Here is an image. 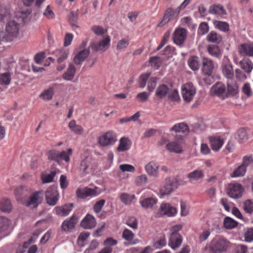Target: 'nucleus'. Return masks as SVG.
I'll list each match as a JSON object with an SVG mask.
<instances>
[{
    "label": "nucleus",
    "instance_id": "nucleus-9",
    "mask_svg": "<svg viewBox=\"0 0 253 253\" xmlns=\"http://www.w3.org/2000/svg\"><path fill=\"white\" fill-rule=\"evenodd\" d=\"M176 213L177 210L175 208L169 203H162L159 209L158 215L159 217L164 215L171 217L174 216Z\"/></svg>",
    "mask_w": 253,
    "mask_h": 253
},
{
    "label": "nucleus",
    "instance_id": "nucleus-8",
    "mask_svg": "<svg viewBox=\"0 0 253 253\" xmlns=\"http://www.w3.org/2000/svg\"><path fill=\"white\" fill-rule=\"evenodd\" d=\"M221 68L222 73L227 80L234 78V75L232 65L226 56H224L223 59Z\"/></svg>",
    "mask_w": 253,
    "mask_h": 253
},
{
    "label": "nucleus",
    "instance_id": "nucleus-53",
    "mask_svg": "<svg viewBox=\"0 0 253 253\" xmlns=\"http://www.w3.org/2000/svg\"><path fill=\"white\" fill-rule=\"evenodd\" d=\"M134 237V234L130 230L125 229L122 233V237L123 239L127 241H130L133 240Z\"/></svg>",
    "mask_w": 253,
    "mask_h": 253
},
{
    "label": "nucleus",
    "instance_id": "nucleus-33",
    "mask_svg": "<svg viewBox=\"0 0 253 253\" xmlns=\"http://www.w3.org/2000/svg\"><path fill=\"white\" fill-rule=\"evenodd\" d=\"M12 209V206L10 199L3 198L0 200V210L1 211L9 213L11 211Z\"/></svg>",
    "mask_w": 253,
    "mask_h": 253
},
{
    "label": "nucleus",
    "instance_id": "nucleus-36",
    "mask_svg": "<svg viewBox=\"0 0 253 253\" xmlns=\"http://www.w3.org/2000/svg\"><path fill=\"white\" fill-rule=\"evenodd\" d=\"M207 40L210 42L218 43H219L222 39V36L214 31H211L207 35Z\"/></svg>",
    "mask_w": 253,
    "mask_h": 253
},
{
    "label": "nucleus",
    "instance_id": "nucleus-28",
    "mask_svg": "<svg viewBox=\"0 0 253 253\" xmlns=\"http://www.w3.org/2000/svg\"><path fill=\"white\" fill-rule=\"evenodd\" d=\"M169 92V88L165 84H162L158 86L157 88L155 95L159 99H163L165 98Z\"/></svg>",
    "mask_w": 253,
    "mask_h": 253
},
{
    "label": "nucleus",
    "instance_id": "nucleus-6",
    "mask_svg": "<svg viewBox=\"0 0 253 253\" xmlns=\"http://www.w3.org/2000/svg\"><path fill=\"white\" fill-rule=\"evenodd\" d=\"M244 189L242 185L239 183L229 184L228 187V194L233 199L240 198L244 192Z\"/></svg>",
    "mask_w": 253,
    "mask_h": 253
},
{
    "label": "nucleus",
    "instance_id": "nucleus-42",
    "mask_svg": "<svg viewBox=\"0 0 253 253\" xmlns=\"http://www.w3.org/2000/svg\"><path fill=\"white\" fill-rule=\"evenodd\" d=\"M11 81V74L9 72H5L0 75V84L8 85Z\"/></svg>",
    "mask_w": 253,
    "mask_h": 253
},
{
    "label": "nucleus",
    "instance_id": "nucleus-16",
    "mask_svg": "<svg viewBox=\"0 0 253 253\" xmlns=\"http://www.w3.org/2000/svg\"><path fill=\"white\" fill-rule=\"evenodd\" d=\"M76 195L78 198L85 199L89 196L96 195V191L95 189L85 187L83 189L78 188L76 191Z\"/></svg>",
    "mask_w": 253,
    "mask_h": 253
},
{
    "label": "nucleus",
    "instance_id": "nucleus-15",
    "mask_svg": "<svg viewBox=\"0 0 253 253\" xmlns=\"http://www.w3.org/2000/svg\"><path fill=\"white\" fill-rule=\"evenodd\" d=\"M96 222L95 218L90 214H87L81 222V226L86 229H91L95 227Z\"/></svg>",
    "mask_w": 253,
    "mask_h": 253
},
{
    "label": "nucleus",
    "instance_id": "nucleus-34",
    "mask_svg": "<svg viewBox=\"0 0 253 253\" xmlns=\"http://www.w3.org/2000/svg\"><path fill=\"white\" fill-rule=\"evenodd\" d=\"M26 192L27 190L24 189V186H21L20 187L14 190V195L17 201L22 204L26 201L24 199V197L27 196L25 194V193Z\"/></svg>",
    "mask_w": 253,
    "mask_h": 253
},
{
    "label": "nucleus",
    "instance_id": "nucleus-20",
    "mask_svg": "<svg viewBox=\"0 0 253 253\" xmlns=\"http://www.w3.org/2000/svg\"><path fill=\"white\" fill-rule=\"evenodd\" d=\"M182 242L180 234H170L169 240V246L172 249L179 248Z\"/></svg>",
    "mask_w": 253,
    "mask_h": 253
},
{
    "label": "nucleus",
    "instance_id": "nucleus-19",
    "mask_svg": "<svg viewBox=\"0 0 253 253\" xmlns=\"http://www.w3.org/2000/svg\"><path fill=\"white\" fill-rule=\"evenodd\" d=\"M211 91L213 94L222 98H224L227 96L225 87L222 83L216 84L211 87Z\"/></svg>",
    "mask_w": 253,
    "mask_h": 253
},
{
    "label": "nucleus",
    "instance_id": "nucleus-48",
    "mask_svg": "<svg viewBox=\"0 0 253 253\" xmlns=\"http://www.w3.org/2000/svg\"><path fill=\"white\" fill-rule=\"evenodd\" d=\"M89 166V163L86 158L82 161L80 164V170L82 176H84L88 173L87 170Z\"/></svg>",
    "mask_w": 253,
    "mask_h": 253
},
{
    "label": "nucleus",
    "instance_id": "nucleus-12",
    "mask_svg": "<svg viewBox=\"0 0 253 253\" xmlns=\"http://www.w3.org/2000/svg\"><path fill=\"white\" fill-rule=\"evenodd\" d=\"M176 183L174 179L170 178H166L164 186L161 188L160 192L162 195L169 194L176 188Z\"/></svg>",
    "mask_w": 253,
    "mask_h": 253
},
{
    "label": "nucleus",
    "instance_id": "nucleus-29",
    "mask_svg": "<svg viewBox=\"0 0 253 253\" xmlns=\"http://www.w3.org/2000/svg\"><path fill=\"white\" fill-rule=\"evenodd\" d=\"M210 142L212 149L214 151H218L223 144V140L218 136L210 137Z\"/></svg>",
    "mask_w": 253,
    "mask_h": 253
},
{
    "label": "nucleus",
    "instance_id": "nucleus-26",
    "mask_svg": "<svg viewBox=\"0 0 253 253\" xmlns=\"http://www.w3.org/2000/svg\"><path fill=\"white\" fill-rule=\"evenodd\" d=\"M204 176V174L203 171L200 169H195L193 171L189 172L187 175V177L189 179V182L191 183L203 178Z\"/></svg>",
    "mask_w": 253,
    "mask_h": 253
},
{
    "label": "nucleus",
    "instance_id": "nucleus-55",
    "mask_svg": "<svg viewBox=\"0 0 253 253\" xmlns=\"http://www.w3.org/2000/svg\"><path fill=\"white\" fill-rule=\"evenodd\" d=\"M209 31V26L207 22H201L198 28L199 33L203 35H204L208 33Z\"/></svg>",
    "mask_w": 253,
    "mask_h": 253
},
{
    "label": "nucleus",
    "instance_id": "nucleus-56",
    "mask_svg": "<svg viewBox=\"0 0 253 253\" xmlns=\"http://www.w3.org/2000/svg\"><path fill=\"white\" fill-rule=\"evenodd\" d=\"M169 99L173 101H177L179 99V95L177 90L169 88V92L168 94Z\"/></svg>",
    "mask_w": 253,
    "mask_h": 253
},
{
    "label": "nucleus",
    "instance_id": "nucleus-61",
    "mask_svg": "<svg viewBox=\"0 0 253 253\" xmlns=\"http://www.w3.org/2000/svg\"><path fill=\"white\" fill-rule=\"evenodd\" d=\"M45 57V53L44 51H42L37 53L34 57L35 61L37 64L42 63L44 58Z\"/></svg>",
    "mask_w": 253,
    "mask_h": 253
},
{
    "label": "nucleus",
    "instance_id": "nucleus-54",
    "mask_svg": "<svg viewBox=\"0 0 253 253\" xmlns=\"http://www.w3.org/2000/svg\"><path fill=\"white\" fill-rule=\"evenodd\" d=\"M126 224L133 229H136L138 227L137 220L133 216L128 217L126 220Z\"/></svg>",
    "mask_w": 253,
    "mask_h": 253
},
{
    "label": "nucleus",
    "instance_id": "nucleus-7",
    "mask_svg": "<svg viewBox=\"0 0 253 253\" xmlns=\"http://www.w3.org/2000/svg\"><path fill=\"white\" fill-rule=\"evenodd\" d=\"M43 191H38L33 193L29 197V199L23 203V205L29 207L32 205H34L36 208L41 203L43 199Z\"/></svg>",
    "mask_w": 253,
    "mask_h": 253
},
{
    "label": "nucleus",
    "instance_id": "nucleus-27",
    "mask_svg": "<svg viewBox=\"0 0 253 253\" xmlns=\"http://www.w3.org/2000/svg\"><path fill=\"white\" fill-rule=\"evenodd\" d=\"M59 199V194L57 190V187L54 186L50 191L48 190V205H55Z\"/></svg>",
    "mask_w": 253,
    "mask_h": 253
},
{
    "label": "nucleus",
    "instance_id": "nucleus-31",
    "mask_svg": "<svg viewBox=\"0 0 253 253\" xmlns=\"http://www.w3.org/2000/svg\"><path fill=\"white\" fill-rule=\"evenodd\" d=\"M145 169L147 173L150 176H156L158 174L159 166L153 161L147 164Z\"/></svg>",
    "mask_w": 253,
    "mask_h": 253
},
{
    "label": "nucleus",
    "instance_id": "nucleus-40",
    "mask_svg": "<svg viewBox=\"0 0 253 253\" xmlns=\"http://www.w3.org/2000/svg\"><path fill=\"white\" fill-rule=\"evenodd\" d=\"M240 65L241 68L247 73H250L253 68V63L249 59L241 61Z\"/></svg>",
    "mask_w": 253,
    "mask_h": 253
},
{
    "label": "nucleus",
    "instance_id": "nucleus-4",
    "mask_svg": "<svg viewBox=\"0 0 253 253\" xmlns=\"http://www.w3.org/2000/svg\"><path fill=\"white\" fill-rule=\"evenodd\" d=\"M182 96L183 100L186 102H190L196 94V88L191 83L183 84L181 88Z\"/></svg>",
    "mask_w": 253,
    "mask_h": 253
},
{
    "label": "nucleus",
    "instance_id": "nucleus-21",
    "mask_svg": "<svg viewBox=\"0 0 253 253\" xmlns=\"http://www.w3.org/2000/svg\"><path fill=\"white\" fill-rule=\"evenodd\" d=\"M209 12L211 14L216 15L217 17L226 15L225 9L219 4L211 5L209 8Z\"/></svg>",
    "mask_w": 253,
    "mask_h": 253
},
{
    "label": "nucleus",
    "instance_id": "nucleus-2",
    "mask_svg": "<svg viewBox=\"0 0 253 253\" xmlns=\"http://www.w3.org/2000/svg\"><path fill=\"white\" fill-rule=\"evenodd\" d=\"M117 140L116 134L113 131L103 133L98 137V143L102 147L113 145Z\"/></svg>",
    "mask_w": 253,
    "mask_h": 253
},
{
    "label": "nucleus",
    "instance_id": "nucleus-35",
    "mask_svg": "<svg viewBox=\"0 0 253 253\" xmlns=\"http://www.w3.org/2000/svg\"><path fill=\"white\" fill-rule=\"evenodd\" d=\"M76 71L75 66L72 63L70 64L66 71L63 75V78L66 81H71L75 75Z\"/></svg>",
    "mask_w": 253,
    "mask_h": 253
},
{
    "label": "nucleus",
    "instance_id": "nucleus-3",
    "mask_svg": "<svg viewBox=\"0 0 253 253\" xmlns=\"http://www.w3.org/2000/svg\"><path fill=\"white\" fill-rule=\"evenodd\" d=\"M180 11L178 7L175 9L171 7L168 8L165 11L162 20L158 24L157 27H162L170 21L177 18Z\"/></svg>",
    "mask_w": 253,
    "mask_h": 253
},
{
    "label": "nucleus",
    "instance_id": "nucleus-41",
    "mask_svg": "<svg viewBox=\"0 0 253 253\" xmlns=\"http://www.w3.org/2000/svg\"><path fill=\"white\" fill-rule=\"evenodd\" d=\"M247 171V169H245L244 166L242 165L238 167L235 170L230 174L231 177H242L245 175Z\"/></svg>",
    "mask_w": 253,
    "mask_h": 253
},
{
    "label": "nucleus",
    "instance_id": "nucleus-24",
    "mask_svg": "<svg viewBox=\"0 0 253 253\" xmlns=\"http://www.w3.org/2000/svg\"><path fill=\"white\" fill-rule=\"evenodd\" d=\"M131 145V141L126 137H122L119 140V144L117 148L119 152H125L128 150Z\"/></svg>",
    "mask_w": 253,
    "mask_h": 253
},
{
    "label": "nucleus",
    "instance_id": "nucleus-58",
    "mask_svg": "<svg viewBox=\"0 0 253 253\" xmlns=\"http://www.w3.org/2000/svg\"><path fill=\"white\" fill-rule=\"evenodd\" d=\"M105 203V200L104 199H101L98 201H97L94 205L93 207V210L95 212L98 213H99L103 206Z\"/></svg>",
    "mask_w": 253,
    "mask_h": 253
},
{
    "label": "nucleus",
    "instance_id": "nucleus-63",
    "mask_svg": "<svg viewBox=\"0 0 253 253\" xmlns=\"http://www.w3.org/2000/svg\"><path fill=\"white\" fill-rule=\"evenodd\" d=\"M157 78L151 77L148 84V88L150 92H152L156 87Z\"/></svg>",
    "mask_w": 253,
    "mask_h": 253
},
{
    "label": "nucleus",
    "instance_id": "nucleus-43",
    "mask_svg": "<svg viewBox=\"0 0 253 253\" xmlns=\"http://www.w3.org/2000/svg\"><path fill=\"white\" fill-rule=\"evenodd\" d=\"M235 138L240 142H243L247 140L248 136L246 130L244 128L239 129L236 132Z\"/></svg>",
    "mask_w": 253,
    "mask_h": 253
},
{
    "label": "nucleus",
    "instance_id": "nucleus-17",
    "mask_svg": "<svg viewBox=\"0 0 253 253\" xmlns=\"http://www.w3.org/2000/svg\"><path fill=\"white\" fill-rule=\"evenodd\" d=\"M5 30L9 36L16 37L19 34V25L14 20L10 21L6 24Z\"/></svg>",
    "mask_w": 253,
    "mask_h": 253
},
{
    "label": "nucleus",
    "instance_id": "nucleus-51",
    "mask_svg": "<svg viewBox=\"0 0 253 253\" xmlns=\"http://www.w3.org/2000/svg\"><path fill=\"white\" fill-rule=\"evenodd\" d=\"M147 177L145 174L137 176L135 179V184L139 186L144 185L147 182Z\"/></svg>",
    "mask_w": 253,
    "mask_h": 253
},
{
    "label": "nucleus",
    "instance_id": "nucleus-60",
    "mask_svg": "<svg viewBox=\"0 0 253 253\" xmlns=\"http://www.w3.org/2000/svg\"><path fill=\"white\" fill-rule=\"evenodd\" d=\"M167 242L165 237H162L159 240L155 242L153 244V247L156 249H161L166 246Z\"/></svg>",
    "mask_w": 253,
    "mask_h": 253
},
{
    "label": "nucleus",
    "instance_id": "nucleus-18",
    "mask_svg": "<svg viewBox=\"0 0 253 253\" xmlns=\"http://www.w3.org/2000/svg\"><path fill=\"white\" fill-rule=\"evenodd\" d=\"M240 54L244 56H253V42L243 43L239 47Z\"/></svg>",
    "mask_w": 253,
    "mask_h": 253
},
{
    "label": "nucleus",
    "instance_id": "nucleus-10",
    "mask_svg": "<svg viewBox=\"0 0 253 253\" xmlns=\"http://www.w3.org/2000/svg\"><path fill=\"white\" fill-rule=\"evenodd\" d=\"M111 39L109 36H107L98 42H91L89 47L94 51H105L110 44Z\"/></svg>",
    "mask_w": 253,
    "mask_h": 253
},
{
    "label": "nucleus",
    "instance_id": "nucleus-5",
    "mask_svg": "<svg viewBox=\"0 0 253 253\" xmlns=\"http://www.w3.org/2000/svg\"><path fill=\"white\" fill-rule=\"evenodd\" d=\"M87 45V42L84 41L80 46V50L75 56L73 61L75 64L81 65L88 56L90 51L89 49H84Z\"/></svg>",
    "mask_w": 253,
    "mask_h": 253
},
{
    "label": "nucleus",
    "instance_id": "nucleus-50",
    "mask_svg": "<svg viewBox=\"0 0 253 253\" xmlns=\"http://www.w3.org/2000/svg\"><path fill=\"white\" fill-rule=\"evenodd\" d=\"M129 41L126 39H122L120 40L117 44L116 49L118 51H122L126 48L129 45Z\"/></svg>",
    "mask_w": 253,
    "mask_h": 253
},
{
    "label": "nucleus",
    "instance_id": "nucleus-45",
    "mask_svg": "<svg viewBox=\"0 0 253 253\" xmlns=\"http://www.w3.org/2000/svg\"><path fill=\"white\" fill-rule=\"evenodd\" d=\"M171 130L177 132L185 133L188 131V126L184 123H179L175 125Z\"/></svg>",
    "mask_w": 253,
    "mask_h": 253
},
{
    "label": "nucleus",
    "instance_id": "nucleus-52",
    "mask_svg": "<svg viewBox=\"0 0 253 253\" xmlns=\"http://www.w3.org/2000/svg\"><path fill=\"white\" fill-rule=\"evenodd\" d=\"M72 150L71 148L68 149V152L66 151H62L61 153H59V162L61 160H63L66 162L70 161V155H71Z\"/></svg>",
    "mask_w": 253,
    "mask_h": 253
},
{
    "label": "nucleus",
    "instance_id": "nucleus-30",
    "mask_svg": "<svg viewBox=\"0 0 253 253\" xmlns=\"http://www.w3.org/2000/svg\"><path fill=\"white\" fill-rule=\"evenodd\" d=\"M212 24L215 29L223 33H227L230 30L229 25L226 22L214 20L212 21Z\"/></svg>",
    "mask_w": 253,
    "mask_h": 253
},
{
    "label": "nucleus",
    "instance_id": "nucleus-23",
    "mask_svg": "<svg viewBox=\"0 0 253 253\" xmlns=\"http://www.w3.org/2000/svg\"><path fill=\"white\" fill-rule=\"evenodd\" d=\"M166 149L170 152L177 154L182 153L183 151L181 142L177 141L169 142L166 145Z\"/></svg>",
    "mask_w": 253,
    "mask_h": 253
},
{
    "label": "nucleus",
    "instance_id": "nucleus-1",
    "mask_svg": "<svg viewBox=\"0 0 253 253\" xmlns=\"http://www.w3.org/2000/svg\"><path fill=\"white\" fill-rule=\"evenodd\" d=\"M231 243L225 238L220 237L213 239L206 247L209 253H224L231 248Z\"/></svg>",
    "mask_w": 253,
    "mask_h": 253
},
{
    "label": "nucleus",
    "instance_id": "nucleus-11",
    "mask_svg": "<svg viewBox=\"0 0 253 253\" xmlns=\"http://www.w3.org/2000/svg\"><path fill=\"white\" fill-rule=\"evenodd\" d=\"M187 37V31L183 28L176 29L173 34L174 42L177 45L183 43Z\"/></svg>",
    "mask_w": 253,
    "mask_h": 253
},
{
    "label": "nucleus",
    "instance_id": "nucleus-62",
    "mask_svg": "<svg viewBox=\"0 0 253 253\" xmlns=\"http://www.w3.org/2000/svg\"><path fill=\"white\" fill-rule=\"evenodd\" d=\"M253 163V157L250 156H244L243 158L242 164H241L244 167L247 169V167Z\"/></svg>",
    "mask_w": 253,
    "mask_h": 253
},
{
    "label": "nucleus",
    "instance_id": "nucleus-13",
    "mask_svg": "<svg viewBox=\"0 0 253 253\" xmlns=\"http://www.w3.org/2000/svg\"><path fill=\"white\" fill-rule=\"evenodd\" d=\"M157 202V199L153 197L143 198L139 201V203L143 209L151 210L156 208Z\"/></svg>",
    "mask_w": 253,
    "mask_h": 253
},
{
    "label": "nucleus",
    "instance_id": "nucleus-57",
    "mask_svg": "<svg viewBox=\"0 0 253 253\" xmlns=\"http://www.w3.org/2000/svg\"><path fill=\"white\" fill-rule=\"evenodd\" d=\"M242 90L248 97H250L253 95V92L249 83L245 84L242 87Z\"/></svg>",
    "mask_w": 253,
    "mask_h": 253
},
{
    "label": "nucleus",
    "instance_id": "nucleus-44",
    "mask_svg": "<svg viewBox=\"0 0 253 253\" xmlns=\"http://www.w3.org/2000/svg\"><path fill=\"white\" fill-rule=\"evenodd\" d=\"M224 226L225 228L231 229L238 225V222L230 217H226L224 219Z\"/></svg>",
    "mask_w": 253,
    "mask_h": 253
},
{
    "label": "nucleus",
    "instance_id": "nucleus-25",
    "mask_svg": "<svg viewBox=\"0 0 253 253\" xmlns=\"http://www.w3.org/2000/svg\"><path fill=\"white\" fill-rule=\"evenodd\" d=\"M77 222V218L72 215L70 218L65 220L62 224V228L65 231H70L73 229Z\"/></svg>",
    "mask_w": 253,
    "mask_h": 253
},
{
    "label": "nucleus",
    "instance_id": "nucleus-38",
    "mask_svg": "<svg viewBox=\"0 0 253 253\" xmlns=\"http://www.w3.org/2000/svg\"><path fill=\"white\" fill-rule=\"evenodd\" d=\"M208 51L209 54L213 57L220 58L221 52L217 45L212 44L208 46Z\"/></svg>",
    "mask_w": 253,
    "mask_h": 253
},
{
    "label": "nucleus",
    "instance_id": "nucleus-32",
    "mask_svg": "<svg viewBox=\"0 0 253 253\" xmlns=\"http://www.w3.org/2000/svg\"><path fill=\"white\" fill-rule=\"evenodd\" d=\"M227 91L229 94L235 95L238 92V85L234 78L227 80Z\"/></svg>",
    "mask_w": 253,
    "mask_h": 253
},
{
    "label": "nucleus",
    "instance_id": "nucleus-22",
    "mask_svg": "<svg viewBox=\"0 0 253 253\" xmlns=\"http://www.w3.org/2000/svg\"><path fill=\"white\" fill-rule=\"evenodd\" d=\"M73 207V204H65L62 206L56 207L55 211L58 215L65 216L69 214L72 210Z\"/></svg>",
    "mask_w": 253,
    "mask_h": 253
},
{
    "label": "nucleus",
    "instance_id": "nucleus-46",
    "mask_svg": "<svg viewBox=\"0 0 253 253\" xmlns=\"http://www.w3.org/2000/svg\"><path fill=\"white\" fill-rule=\"evenodd\" d=\"M189 67L193 70H197L199 68L198 58L197 56L191 57L188 61Z\"/></svg>",
    "mask_w": 253,
    "mask_h": 253
},
{
    "label": "nucleus",
    "instance_id": "nucleus-49",
    "mask_svg": "<svg viewBox=\"0 0 253 253\" xmlns=\"http://www.w3.org/2000/svg\"><path fill=\"white\" fill-rule=\"evenodd\" d=\"M243 209L245 211L249 214L253 212V202L251 200H247L243 203Z\"/></svg>",
    "mask_w": 253,
    "mask_h": 253
},
{
    "label": "nucleus",
    "instance_id": "nucleus-39",
    "mask_svg": "<svg viewBox=\"0 0 253 253\" xmlns=\"http://www.w3.org/2000/svg\"><path fill=\"white\" fill-rule=\"evenodd\" d=\"M78 19V14L77 11H72L70 13L68 20L70 25L73 29L79 28V26L76 24Z\"/></svg>",
    "mask_w": 253,
    "mask_h": 253
},
{
    "label": "nucleus",
    "instance_id": "nucleus-64",
    "mask_svg": "<svg viewBox=\"0 0 253 253\" xmlns=\"http://www.w3.org/2000/svg\"><path fill=\"white\" fill-rule=\"evenodd\" d=\"M245 241L247 242H251L253 241V228H249L245 233Z\"/></svg>",
    "mask_w": 253,
    "mask_h": 253
},
{
    "label": "nucleus",
    "instance_id": "nucleus-59",
    "mask_svg": "<svg viewBox=\"0 0 253 253\" xmlns=\"http://www.w3.org/2000/svg\"><path fill=\"white\" fill-rule=\"evenodd\" d=\"M120 169L123 171H128L133 172L135 169L134 166L129 164H122L119 166Z\"/></svg>",
    "mask_w": 253,
    "mask_h": 253
},
{
    "label": "nucleus",
    "instance_id": "nucleus-47",
    "mask_svg": "<svg viewBox=\"0 0 253 253\" xmlns=\"http://www.w3.org/2000/svg\"><path fill=\"white\" fill-rule=\"evenodd\" d=\"M135 198L134 195H130L127 193H123L120 196L121 201L125 204L129 205L132 201Z\"/></svg>",
    "mask_w": 253,
    "mask_h": 253
},
{
    "label": "nucleus",
    "instance_id": "nucleus-14",
    "mask_svg": "<svg viewBox=\"0 0 253 253\" xmlns=\"http://www.w3.org/2000/svg\"><path fill=\"white\" fill-rule=\"evenodd\" d=\"M214 68L213 61L209 58H203L202 70L203 73L208 76L211 75Z\"/></svg>",
    "mask_w": 253,
    "mask_h": 253
},
{
    "label": "nucleus",
    "instance_id": "nucleus-37",
    "mask_svg": "<svg viewBox=\"0 0 253 253\" xmlns=\"http://www.w3.org/2000/svg\"><path fill=\"white\" fill-rule=\"evenodd\" d=\"M68 49H59L56 51V60L58 63L60 64L65 60L69 55Z\"/></svg>",
    "mask_w": 253,
    "mask_h": 253
}]
</instances>
